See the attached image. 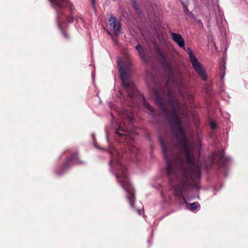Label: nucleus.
Instances as JSON below:
<instances>
[{
	"instance_id": "obj_7",
	"label": "nucleus",
	"mask_w": 248,
	"mask_h": 248,
	"mask_svg": "<svg viewBox=\"0 0 248 248\" xmlns=\"http://www.w3.org/2000/svg\"><path fill=\"white\" fill-rule=\"evenodd\" d=\"M82 162L80 161L78 157V154L75 153L71 157L68 158L64 164L63 167L67 168L73 165L76 164H81Z\"/></svg>"
},
{
	"instance_id": "obj_18",
	"label": "nucleus",
	"mask_w": 248,
	"mask_h": 248,
	"mask_svg": "<svg viewBox=\"0 0 248 248\" xmlns=\"http://www.w3.org/2000/svg\"><path fill=\"white\" fill-rule=\"evenodd\" d=\"M199 204L198 202H194L189 204L190 209L192 211L194 210L197 208V205Z\"/></svg>"
},
{
	"instance_id": "obj_13",
	"label": "nucleus",
	"mask_w": 248,
	"mask_h": 248,
	"mask_svg": "<svg viewBox=\"0 0 248 248\" xmlns=\"http://www.w3.org/2000/svg\"><path fill=\"white\" fill-rule=\"evenodd\" d=\"M180 93L181 95L184 98V99H187L189 102H191L193 100V95L189 93H183L181 91H180Z\"/></svg>"
},
{
	"instance_id": "obj_25",
	"label": "nucleus",
	"mask_w": 248,
	"mask_h": 248,
	"mask_svg": "<svg viewBox=\"0 0 248 248\" xmlns=\"http://www.w3.org/2000/svg\"><path fill=\"white\" fill-rule=\"evenodd\" d=\"M148 75H150V76H151L152 77V76L151 73L147 72L146 73V76H147Z\"/></svg>"
},
{
	"instance_id": "obj_9",
	"label": "nucleus",
	"mask_w": 248,
	"mask_h": 248,
	"mask_svg": "<svg viewBox=\"0 0 248 248\" xmlns=\"http://www.w3.org/2000/svg\"><path fill=\"white\" fill-rule=\"evenodd\" d=\"M171 36L173 41L180 47H184L185 42L181 35L178 33L171 32Z\"/></svg>"
},
{
	"instance_id": "obj_17",
	"label": "nucleus",
	"mask_w": 248,
	"mask_h": 248,
	"mask_svg": "<svg viewBox=\"0 0 248 248\" xmlns=\"http://www.w3.org/2000/svg\"><path fill=\"white\" fill-rule=\"evenodd\" d=\"M182 4L183 8H184V12L186 15L188 14L189 10H188V7H187L188 2H186V3H185L183 1H182Z\"/></svg>"
},
{
	"instance_id": "obj_11",
	"label": "nucleus",
	"mask_w": 248,
	"mask_h": 248,
	"mask_svg": "<svg viewBox=\"0 0 248 248\" xmlns=\"http://www.w3.org/2000/svg\"><path fill=\"white\" fill-rule=\"evenodd\" d=\"M139 152L138 149L134 145L128 146L126 148V153L129 154L130 157H135Z\"/></svg>"
},
{
	"instance_id": "obj_8",
	"label": "nucleus",
	"mask_w": 248,
	"mask_h": 248,
	"mask_svg": "<svg viewBox=\"0 0 248 248\" xmlns=\"http://www.w3.org/2000/svg\"><path fill=\"white\" fill-rule=\"evenodd\" d=\"M124 124V128L122 126L121 124L119 126L118 129H117V134L120 137H127L129 135L131 134L132 132V130L130 129V127L126 126L125 124Z\"/></svg>"
},
{
	"instance_id": "obj_4",
	"label": "nucleus",
	"mask_w": 248,
	"mask_h": 248,
	"mask_svg": "<svg viewBox=\"0 0 248 248\" xmlns=\"http://www.w3.org/2000/svg\"><path fill=\"white\" fill-rule=\"evenodd\" d=\"M49 1L57 12L58 22L60 28H61L60 23L63 18L68 22H73L74 19L73 15L75 8L69 0H49Z\"/></svg>"
},
{
	"instance_id": "obj_15",
	"label": "nucleus",
	"mask_w": 248,
	"mask_h": 248,
	"mask_svg": "<svg viewBox=\"0 0 248 248\" xmlns=\"http://www.w3.org/2000/svg\"><path fill=\"white\" fill-rule=\"evenodd\" d=\"M132 5L138 14L140 15L141 13V12L139 8L138 5L137 4L136 0H132Z\"/></svg>"
},
{
	"instance_id": "obj_3",
	"label": "nucleus",
	"mask_w": 248,
	"mask_h": 248,
	"mask_svg": "<svg viewBox=\"0 0 248 248\" xmlns=\"http://www.w3.org/2000/svg\"><path fill=\"white\" fill-rule=\"evenodd\" d=\"M118 64L123 88L130 98L137 97L139 94L138 91L136 89L133 82L129 78L128 73L131 67L130 60L126 58L124 62L119 60Z\"/></svg>"
},
{
	"instance_id": "obj_6",
	"label": "nucleus",
	"mask_w": 248,
	"mask_h": 248,
	"mask_svg": "<svg viewBox=\"0 0 248 248\" xmlns=\"http://www.w3.org/2000/svg\"><path fill=\"white\" fill-rule=\"evenodd\" d=\"M188 50L190 60L194 70L202 80H206L207 77L203 67L193 55L192 50L190 48H188Z\"/></svg>"
},
{
	"instance_id": "obj_5",
	"label": "nucleus",
	"mask_w": 248,
	"mask_h": 248,
	"mask_svg": "<svg viewBox=\"0 0 248 248\" xmlns=\"http://www.w3.org/2000/svg\"><path fill=\"white\" fill-rule=\"evenodd\" d=\"M108 32L110 35H114L115 36L112 37V39L116 41L117 36L121 33V24L120 22L114 16H111L108 20L107 24Z\"/></svg>"
},
{
	"instance_id": "obj_10",
	"label": "nucleus",
	"mask_w": 248,
	"mask_h": 248,
	"mask_svg": "<svg viewBox=\"0 0 248 248\" xmlns=\"http://www.w3.org/2000/svg\"><path fill=\"white\" fill-rule=\"evenodd\" d=\"M217 23L220 30L223 29L226 26V21L223 14L219 12L216 14Z\"/></svg>"
},
{
	"instance_id": "obj_20",
	"label": "nucleus",
	"mask_w": 248,
	"mask_h": 248,
	"mask_svg": "<svg viewBox=\"0 0 248 248\" xmlns=\"http://www.w3.org/2000/svg\"><path fill=\"white\" fill-rule=\"evenodd\" d=\"M225 70L220 71L219 75L221 78H223L225 76Z\"/></svg>"
},
{
	"instance_id": "obj_16",
	"label": "nucleus",
	"mask_w": 248,
	"mask_h": 248,
	"mask_svg": "<svg viewBox=\"0 0 248 248\" xmlns=\"http://www.w3.org/2000/svg\"><path fill=\"white\" fill-rule=\"evenodd\" d=\"M145 98L143 97V100H144ZM144 105L145 107H146L150 111L153 112L154 111V108L153 107L150 106L148 103L144 101Z\"/></svg>"
},
{
	"instance_id": "obj_2",
	"label": "nucleus",
	"mask_w": 248,
	"mask_h": 248,
	"mask_svg": "<svg viewBox=\"0 0 248 248\" xmlns=\"http://www.w3.org/2000/svg\"><path fill=\"white\" fill-rule=\"evenodd\" d=\"M111 159L110 162V167L113 165H117V172H115L116 177L120 185L127 193V198L129 201L131 207L134 208V190L130 184L128 178L126 168L121 163V154L114 149H111Z\"/></svg>"
},
{
	"instance_id": "obj_22",
	"label": "nucleus",
	"mask_w": 248,
	"mask_h": 248,
	"mask_svg": "<svg viewBox=\"0 0 248 248\" xmlns=\"http://www.w3.org/2000/svg\"><path fill=\"white\" fill-rule=\"evenodd\" d=\"M210 126L212 129H215L216 127V124L214 122H211L210 123Z\"/></svg>"
},
{
	"instance_id": "obj_23",
	"label": "nucleus",
	"mask_w": 248,
	"mask_h": 248,
	"mask_svg": "<svg viewBox=\"0 0 248 248\" xmlns=\"http://www.w3.org/2000/svg\"><path fill=\"white\" fill-rule=\"evenodd\" d=\"M62 34H63V36H64L65 38L68 39V38H69V37H68V35H67V34H66L65 32H62Z\"/></svg>"
},
{
	"instance_id": "obj_24",
	"label": "nucleus",
	"mask_w": 248,
	"mask_h": 248,
	"mask_svg": "<svg viewBox=\"0 0 248 248\" xmlns=\"http://www.w3.org/2000/svg\"><path fill=\"white\" fill-rule=\"evenodd\" d=\"M138 213L139 214V215H141V211L140 209H138L137 210Z\"/></svg>"
},
{
	"instance_id": "obj_12",
	"label": "nucleus",
	"mask_w": 248,
	"mask_h": 248,
	"mask_svg": "<svg viewBox=\"0 0 248 248\" xmlns=\"http://www.w3.org/2000/svg\"><path fill=\"white\" fill-rule=\"evenodd\" d=\"M135 48L138 51L140 57V58L143 61H147V57L146 55L145 52L140 44H138L136 46Z\"/></svg>"
},
{
	"instance_id": "obj_19",
	"label": "nucleus",
	"mask_w": 248,
	"mask_h": 248,
	"mask_svg": "<svg viewBox=\"0 0 248 248\" xmlns=\"http://www.w3.org/2000/svg\"><path fill=\"white\" fill-rule=\"evenodd\" d=\"M219 70H224L226 69L225 62L224 61H222L219 63Z\"/></svg>"
},
{
	"instance_id": "obj_1",
	"label": "nucleus",
	"mask_w": 248,
	"mask_h": 248,
	"mask_svg": "<svg viewBox=\"0 0 248 248\" xmlns=\"http://www.w3.org/2000/svg\"><path fill=\"white\" fill-rule=\"evenodd\" d=\"M170 79L165 87L155 88L153 93L157 105L168 119L176 141L166 143L162 138L159 140L166 161V174L170 180L177 181L172 187L174 195L187 204L183 193L191 187L199 188L201 171L196 155L199 154L201 141L199 136L188 138L179 116H186V106L178 101L170 87Z\"/></svg>"
},
{
	"instance_id": "obj_14",
	"label": "nucleus",
	"mask_w": 248,
	"mask_h": 248,
	"mask_svg": "<svg viewBox=\"0 0 248 248\" xmlns=\"http://www.w3.org/2000/svg\"><path fill=\"white\" fill-rule=\"evenodd\" d=\"M124 115L128 119L130 122V125L133 123V114L130 111L125 110L124 112Z\"/></svg>"
},
{
	"instance_id": "obj_21",
	"label": "nucleus",
	"mask_w": 248,
	"mask_h": 248,
	"mask_svg": "<svg viewBox=\"0 0 248 248\" xmlns=\"http://www.w3.org/2000/svg\"><path fill=\"white\" fill-rule=\"evenodd\" d=\"M93 8L94 11H96L95 0H91Z\"/></svg>"
}]
</instances>
